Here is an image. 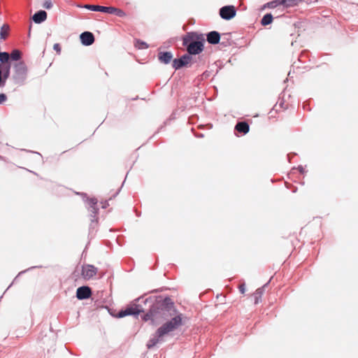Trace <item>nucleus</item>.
<instances>
[{"label":"nucleus","instance_id":"cd10ccee","mask_svg":"<svg viewBox=\"0 0 358 358\" xmlns=\"http://www.w3.org/2000/svg\"><path fill=\"white\" fill-rule=\"evenodd\" d=\"M53 49L58 53L59 54L60 52H61V48L59 46V45L58 43H55L53 45Z\"/></svg>","mask_w":358,"mask_h":358},{"label":"nucleus","instance_id":"f3484780","mask_svg":"<svg viewBox=\"0 0 358 358\" xmlns=\"http://www.w3.org/2000/svg\"><path fill=\"white\" fill-rule=\"evenodd\" d=\"M9 30L10 27L8 24H4L2 25L0 30V38L3 40L6 39L8 35Z\"/></svg>","mask_w":358,"mask_h":358},{"label":"nucleus","instance_id":"bb28decb","mask_svg":"<svg viewBox=\"0 0 358 358\" xmlns=\"http://www.w3.org/2000/svg\"><path fill=\"white\" fill-rule=\"evenodd\" d=\"M6 100V95L5 94H0V104L3 103Z\"/></svg>","mask_w":358,"mask_h":358},{"label":"nucleus","instance_id":"f257e3e1","mask_svg":"<svg viewBox=\"0 0 358 358\" xmlns=\"http://www.w3.org/2000/svg\"><path fill=\"white\" fill-rule=\"evenodd\" d=\"M182 324V319L180 315L173 317L171 320L164 324L159 327L156 333L150 338L147 343L148 348H152L157 343L163 341V337L178 329Z\"/></svg>","mask_w":358,"mask_h":358},{"label":"nucleus","instance_id":"412c9836","mask_svg":"<svg viewBox=\"0 0 358 358\" xmlns=\"http://www.w3.org/2000/svg\"><path fill=\"white\" fill-rule=\"evenodd\" d=\"M97 200L95 198H91L89 199V204L90 205V208L92 213H96L97 210L96 208Z\"/></svg>","mask_w":358,"mask_h":358},{"label":"nucleus","instance_id":"0eeeda50","mask_svg":"<svg viewBox=\"0 0 358 358\" xmlns=\"http://www.w3.org/2000/svg\"><path fill=\"white\" fill-rule=\"evenodd\" d=\"M192 59V57L189 54H186L183 55L181 58L178 59H174L173 62V66L176 69H178L182 66L189 64Z\"/></svg>","mask_w":358,"mask_h":358},{"label":"nucleus","instance_id":"a211bd4d","mask_svg":"<svg viewBox=\"0 0 358 358\" xmlns=\"http://www.w3.org/2000/svg\"><path fill=\"white\" fill-rule=\"evenodd\" d=\"M109 13L115 14L117 16L120 17H124L127 15L124 11H123L121 9L116 8L115 7H110Z\"/></svg>","mask_w":358,"mask_h":358},{"label":"nucleus","instance_id":"4468645a","mask_svg":"<svg viewBox=\"0 0 358 358\" xmlns=\"http://www.w3.org/2000/svg\"><path fill=\"white\" fill-rule=\"evenodd\" d=\"M220 39V34L217 31H210L207 35V41L209 43L217 44L219 43Z\"/></svg>","mask_w":358,"mask_h":358},{"label":"nucleus","instance_id":"4be33fe9","mask_svg":"<svg viewBox=\"0 0 358 358\" xmlns=\"http://www.w3.org/2000/svg\"><path fill=\"white\" fill-rule=\"evenodd\" d=\"M10 57L11 59L17 61L21 58V52L18 50H14L12 51Z\"/></svg>","mask_w":358,"mask_h":358},{"label":"nucleus","instance_id":"aec40b11","mask_svg":"<svg viewBox=\"0 0 358 358\" xmlns=\"http://www.w3.org/2000/svg\"><path fill=\"white\" fill-rule=\"evenodd\" d=\"M264 292V287L259 288L256 290L255 293V303H258L259 302V300L263 294Z\"/></svg>","mask_w":358,"mask_h":358},{"label":"nucleus","instance_id":"9d476101","mask_svg":"<svg viewBox=\"0 0 358 358\" xmlns=\"http://www.w3.org/2000/svg\"><path fill=\"white\" fill-rule=\"evenodd\" d=\"M81 43L83 45L88 46L92 45L94 41V37L92 33L85 31L80 35Z\"/></svg>","mask_w":358,"mask_h":358},{"label":"nucleus","instance_id":"5701e85b","mask_svg":"<svg viewBox=\"0 0 358 358\" xmlns=\"http://www.w3.org/2000/svg\"><path fill=\"white\" fill-rule=\"evenodd\" d=\"M10 55L6 52H0V61L3 63L7 62L9 59Z\"/></svg>","mask_w":358,"mask_h":358},{"label":"nucleus","instance_id":"b1692460","mask_svg":"<svg viewBox=\"0 0 358 358\" xmlns=\"http://www.w3.org/2000/svg\"><path fill=\"white\" fill-rule=\"evenodd\" d=\"M135 45L138 49H145L148 47L146 43L141 41H137L135 43Z\"/></svg>","mask_w":358,"mask_h":358},{"label":"nucleus","instance_id":"dca6fc26","mask_svg":"<svg viewBox=\"0 0 358 358\" xmlns=\"http://www.w3.org/2000/svg\"><path fill=\"white\" fill-rule=\"evenodd\" d=\"M236 129L239 132L247 134L249 131V125L245 122H239L236 125Z\"/></svg>","mask_w":358,"mask_h":358},{"label":"nucleus","instance_id":"39448f33","mask_svg":"<svg viewBox=\"0 0 358 358\" xmlns=\"http://www.w3.org/2000/svg\"><path fill=\"white\" fill-rule=\"evenodd\" d=\"M220 15L224 20H231L236 15V10L233 6H226L220 8Z\"/></svg>","mask_w":358,"mask_h":358},{"label":"nucleus","instance_id":"423d86ee","mask_svg":"<svg viewBox=\"0 0 358 358\" xmlns=\"http://www.w3.org/2000/svg\"><path fill=\"white\" fill-rule=\"evenodd\" d=\"M96 268L92 265L83 266L82 275L85 280H90L96 273Z\"/></svg>","mask_w":358,"mask_h":358},{"label":"nucleus","instance_id":"6ab92c4d","mask_svg":"<svg viewBox=\"0 0 358 358\" xmlns=\"http://www.w3.org/2000/svg\"><path fill=\"white\" fill-rule=\"evenodd\" d=\"M273 21V16L271 14H266L262 19V24L264 26L270 24Z\"/></svg>","mask_w":358,"mask_h":358},{"label":"nucleus","instance_id":"c85d7f7f","mask_svg":"<svg viewBox=\"0 0 358 358\" xmlns=\"http://www.w3.org/2000/svg\"><path fill=\"white\" fill-rule=\"evenodd\" d=\"M239 289H240V292L242 293V294H244L245 292V284H242L240 285L239 287Z\"/></svg>","mask_w":358,"mask_h":358},{"label":"nucleus","instance_id":"7ed1b4c3","mask_svg":"<svg viewBox=\"0 0 358 358\" xmlns=\"http://www.w3.org/2000/svg\"><path fill=\"white\" fill-rule=\"evenodd\" d=\"M164 315V309L153 307L148 313L145 315L143 320L145 321L150 320L152 324H158L165 319Z\"/></svg>","mask_w":358,"mask_h":358},{"label":"nucleus","instance_id":"c756f323","mask_svg":"<svg viewBox=\"0 0 358 358\" xmlns=\"http://www.w3.org/2000/svg\"><path fill=\"white\" fill-rule=\"evenodd\" d=\"M299 171L300 172L303 173V167H299Z\"/></svg>","mask_w":358,"mask_h":358},{"label":"nucleus","instance_id":"1a4fd4ad","mask_svg":"<svg viewBox=\"0 0 358 358\" xmlns=\"http://www.w3.org/2000/svg\"><path fill=\"white\" fill-rule=\"evenodd\" d=\"M92 294L91 289L89 287L83 286L77 289L76 296L78 299H86L90 297Z\"/></svg>","mask_w":358,"mask_h":358},{"label":"nucleus","instance_id":"20e7f679","mask_svg":"<svg viewBox=\"0 0 358 358\" xmlns=\"http://www.w3.org/2000/svg\"><path fill=\"white\" fill-rule=\"evenodd\" d=\"M27 68L25 64L20 62L14 66L13 79L17 83H23L27 78Z\"/></svg>","mask_w":358,"mask_h":358},{"label":"nucleus","instance_id":"f03ea898","mask_svg":"<svg viewBox=\"0 0 358 358\" xmlns=\"http://www.w3.org/2000/svg\"><path fill=\"white\" fill-rule=\"evenodd\" d=\"M204 37L202 34L191 32L183 38V45L187 46L189 55H196L203 50Z\"/></svg>","mask_w":358,"mask_h":358},{"label":"nucleus","instance_id":"2eb2a0df","mask_svg":"<svg viewBox=\"0 0 358 358\" xmlns=\"http://www.w3.org/2000/svg\"><path fill=\"white\" fill-rule=\"evenodd\" d=\"M172 58L173 55L170 52H160L159 54V60L164 64H169Z\"/></svg>","mask_w":358,"mask_h":358},{"label":"nucleus","instance_id":"393cba45","mask_svg":"<svg viewBox=\"0 0 358 358\" xmlns=\"http://www.w3.org/2000/svg\"><path fill=\"white\" fill-rule=\"evenodd\" d=\"M10 64L5 66L3 69V77L5 79L8 78L10 75Z\"/></svg>","mask_w":358,"mask_h":358},{"label":"nucleus","instance_id":"a878e982","mask_svg":"<svg viewBox=\"0 0 358 358\" xmlns=\"http://www.w3.org/2000/svg\"><path fill=\"white\" fill-rule=\"evenodd\" d=\"M43 6L46 9H50L52 6V1L50 0H45L43 4Z\"/></svg>","mask_w":358,"mask_h":358},{"label":"nucleus","instance_id":"f8f14e48","mask_svg":"<svg viewBox=\"0 0 358 358\" xmlns=\"http://www.w3.org/2000/svg\"><path fill=\"white\" fill-rule=\"evenodd\" d=\"M84 8L93 10V11H99L103 13H109L110 7L102 6H96V5H89L86 4L84 6Z\"/></svg>","mask_w":358,"mask_h":358},{"label":"nucleus","instance_id":"ddd939ff","mask_svg":"<svg viewBox=\"0 0 358 358\" xmlns=\"http://www.w3.org/2000/svg\"><path fill=\"white\" fill-rule=\"evenodd\" d=\"M47 18V13L44 10H40L36 13L33 17L32 20L35 23L40 24L44 22Z\"/></svg>","mask_w":358,"mask_h":358},{"label":"nucleus","instance_id":"9b49d317","mask_svg":"<svg viewBox=\"0 0 358 358\" xmlns=\"http://www.w3.org/2000/svg\"><path fill=\"white\" fill-rule=\"evenodd\" d=\"M141 310L137 306H130L118 313V317H124L127 315H138Z\"/></svg>","mask_w":358,"mask_h":358},{"label":"nucleus","instance_id":"6e6552de","mask_svg":"<svg viewBox=\"0 0 358 358\" xmlns=\"http://www.w3.org/2000/svg\"><path fill=\"white\" fill-rule=\"evenodd\" d=\"M301 0H275L269 3L271 8H274L278 5H283L285 7H291L296 5Z\"/></svg>","mask_w":358,"mask_h":358}]
</instances>
